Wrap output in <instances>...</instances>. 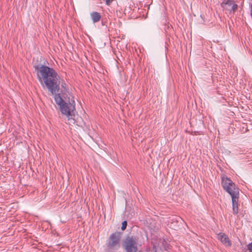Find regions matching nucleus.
<instances>
[{"instance_id": "nucleus-2", "label": "nucleus", "mask_w": 252, "mask_h": 252, "mask_svg": "<svg viewBox=\"0 0 252 252\" xmlns=\"http://www.w3.org/2000/svg\"><path fill=\"white\" fill-rule=\"evenodd\" d=\"M54 95V100L59 106L62 115H65L68 119L69 117L74 115L75 102L74 97L70 93H56Z\"/></svg>"}, {"instance_id": "nucleus-7", "label": "nucleus", "mask_w": 252, "mask_h": 252, "mask_svg": "<svg viewBox=\"0 0 252 252\" xmlns=\"http://www.w3.org/2000/svg\"><path fill=\"white\" fill-rule=\"evenodd\" d=\"M219 240L226 246H231V242L228 236L223 233H220L218 235Z\"/></svg>"}, {"instance_id": "nucleus-1", "label": "nucleus", "mask_w": 252, "mask_h": 252, "mask_svg": "<svg viewBox=\"0 0 252 252\" xmlns=\"http://www.w3.org/2000/svg\"><path fill=\"white\" fill-rule=\"evenodd\" d=\"M35 70L39 81L44 84L52 94L59 92L60 77L54 69L45 65H37L35 66Z\"/></svg>"}, {"instance_id": "nucleus-12", "label": "nucleus", "mask_w": 252, "mask_h": 252, "mask_svg": "<svg viewBox=\"0 0 252 252\" xmlns=\"http://www.w3.org/2000/svg\"><path fill=\"white\" fill-rule=\"evenodd\" d=\"M126 226H127V221L126 220H125L122 222L121 229L122 230H125L126 229Z\"/></svg>"}, {"instance_id": "nucleus-15", "label": "nucleus", "mask_w": 252, "mask_h": 252, "mask_svg": "<svg viewBox=\"0 0 252 252\" xmlns=\"http://www.w3.org/2000/svg\"><path fill=\"white\" fill-rule=\"evenodd\" d=\"M250 12L251 14H252V2L250 4Z\"/></svg>"}, {"instance_id": "nucleus-14", "label": "nucleus", "mask_w": 252, "mask_h": 252, "mask_svg": "<svg viewBox=\"0 0 252 252\" xmlns=\"http://www.w3.org/2000/svg\"><path fill=\"white\" fill-rule=\"evenodd\" d=\"M105 2V4L107 5H110L111 3L114 0H103Z\"/></svg>"}, {"instance_id": "nucleus-3", "label": "nucleus", "mask_w": 252, "mask_h": 252, "mask_svg": "<svg viewBox=\"0 0 252 252\" xmlns=\"http://www.w3.org/2000/svg\"><path fill=\"white\" fill-rule=\"evenodd\" d=\"M138 237L128 236L124 241V248L126 252H137Z\"/></svg>"}, {"instance_id": "nucleus-5", "label": "nucleus", "mask_w": 252, "mask_h": 252, "mask_svg": "<svg viewBox=\"0 0 252 252\" xmlns=\"http://www.w3.org/2000/svg\"><path fill=\"white\" fill-rule=\"evenodd\" d=\"M221 184L223 189L229 194L233 193L234 191L239 190V188L236 187L232 181L226 176L224 175L221 177Z\"/></svg>"}, {"instance_id": "nucleus-8", "label": "nucleus", "mask_w": 252, "mask_h": 252, "mask_svg": "<svg viewBox=\"0 0 252 252\" xmlns=\"http://www.w3.org/2000/svg\"><path fill=\"white\" fill-rule=\"evenodd\" d=\"M231 195L232 204H238L239 198V190L234 191L233 193L229 194Z\"/></svg>"}, {"instance_id": "nucleus-13", "label": "nucleus", "mask_w": 252, "mask_h": 252, "mask_svg": "<svg viewBox=\"0 0 252 252\" xmlns=\"http://www.w3.org/2000/svg\"><path fill=\"white\" fill-rule=\"evenodd\" d=\"M247 247L249 252H252V242L247 245Z\"/></svg>"}, {"instance_id": "nucleus-4", "label": "nucleus", "mask_w": 252, "mask_h": 252, "mask_svg": "<svg viewBox=\"0 0 252 252\" xmlns=\"http://www.w3.org/2000/svg\"><path fill=\"white\" fill-rule=\"evenodd\" d=\"M121 233L116 232L110 234L106 244L107 248L110 250H116L120 247Z\"/></svg>"}, {"instance_id": "nucleus-10", "label": "nucleus", "mask_w": 252, "mask_h": 252, "mask_svg": "<svg viewBox=\"0 0 252 252\" xmlns=\"http://www.w3.org/2000/svg\"><path fill=\"white\" fill-rule=\"evenodd\" d=\"M61 87H62L63 90H62L61 91V93H65V92L66 93H69L67 91V85H66V84H65V83L64 81H62L61 82Z\"/></svg>"}, {"instance_id": "nucleus-11", "label": "nucleus", "mask_w": 252, "mask_h": 252, "mask_svg": "<svg viewBox=\"0 0 252 252\" xmlns=\"http://www.w3.org/2000/svg\"><path fill=\"white\" fill-rule=\"evenodd\" d=\"M233 214L237 215L239 212L238 204H232Z\"/></svg>"}, {"instance_id": "nucleus-9", "label": "nucleus", "mask_w": 252, "mask_h": 252, "mask_svg": "<svg viewBox=\"0 0 252 252\" xmlns=\"http://www.w3.org/2000/svg\"><path fill=\"white\" fill-rule=\"evenodd\" d=\"M91 16L94 23L98 22L101 19V15L97 12H93L91 14Z\"/></svg>"}, {"instance_id": "nucleus-6", "label": "nucleus", "mask_w": 252, "mask_h": 252, "mask_svg": "<svg viewBox=\"0 0 252 252\" xmlns=\"http://www.w3.org/2000/svg\"><path fill=\"white\" fill-rule=\"evenodd\" d=\"M221 7L223 10L228 11L230 12H232L234 13L238 9V6L235 3L234 0H224L220 4Z\"/></svg>"}]
</instances>
